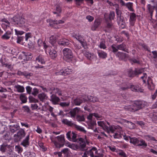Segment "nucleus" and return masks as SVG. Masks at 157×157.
Segmentation results:
<instances>
[{
  "label": "nucleus",
  "instance_id": "6e6d98bb",
  "mask_svg": "<svg viewBox=\"0 0 157 157\" xmlns=\"http://www.w3.org/2000/svg\"><path fill=\"white\" fill-rule=\"evenodd\" d=\"M15 33L16 35L18 36L19 35H21L23 34L25 32L23 31H18L16 29H15Z\"/></svg>",
  "mask_w": 157,
  "mask_h": 157
},
{
  "label": "nucleus",
  "instance_id": "393cba45",
  "mask_svg": "<svg viewBox=\"0 0 157 157\" xmlns=\"http://www.w3.org/2000/svg\"><path fill=\"white\" fill-rule=\"evenodd\" d=\"M130 139V142L134 145H136L139 143L140 140L136 137L131 138L130 136L128 137Z\"/></svg>",
  "mask_w": 157,
  "mask_h": 157
},
{
  "label": "nucleus",
  "instance_id": "2f4dec72",
  "mask_svg": "<svg viewBox=\"0 0 157 157\" xmlns=\"http://www.w3.org/2000/svg\"><path fill=\"white\" fill-rule=\"evenodd\" d=\"M62 122L63 123L71 127L73 126L74 124L71 121H69L67 119H63L62 121Z\"/></svg>",
  "mask_w": 157,
  "mask_h": 157
},
{
  "label": "nucleus",
  "instance_id": "f257e3e1",
  "mask_svg": "<svg viewBox=\"0 0 157 157\" xmlns=\"http://www.w3.org/2000/svg\"><path fill=\"white\" fill-rule=\"evenodd\" d=\"M12 23L17 25L20 27H22L24 30L27 31L29 29L27 27L26 20L24 18L20 16H15L9 20Z\"/></svg>",
  "mask_w": 157,
  "mask_h": 157
},
{
  "label": "nucleus",
  "instance_id": "473e14b6",
  "mask_svg": "<svg viewBox=\"0 0 157 157\" xmlns=\"http://www.w3.org/2000/svg\"><path fill=\"white\" fill-rule=\"evenodd\" d=\"M56 37L53 35H52L50 37L49 41L53 46H55V44L56 42Z\"/></svg>",
  "mask_w": 157,
  "mask_h": 157
},
{
  "label": "nucleus",
  "instance_id": "e2e57ef3",
  "mask_svg": "<svg viewBox=\"0 0 157 157\" xmlns=\"http://www.w3.org/2000/svg\"><path fill=\"white\" fill-rule=\"evenodd\" d=\"M26 89L27 91V92L28 94H30L32 91V88L30 86H28L26 87Z\"/></svg>",
  "mask_w": 157,
  "mask_h": 157
},
{
  "label": "nucleus",
  "instance_id": "603ef678",
  "mask_svg": "<svg viewBox=\"0 0 157 157\" xmlns=\"http://www.w3.org/2000/svg\"><path fill=\"white\" fill-rule=\"evenodd\" d=\"M5 132V126L3 125L0 124V134H2Z\"/></svg>",
  "mask_w": 157,
  "mask_h": 157
},
{
  "label": "nucleus",
  "instance_id": "6e6552de",
  "mask_svg": "<svg viewBox=\"0 0 157 157\" xmlns=\"http://www.w3.org/2000/svg\"><path fill=\"white\" fill-rule=\"evenodd\" d=\"M63 52L64 57L67 59H70L73 57V54L72 50L69 48L63 49Z\"/></svg>",
  "mask_w": 157,
  "mask_h": 157
},
{
  "label": "nucleus",
  "instance_id": "c756f323",
  "mask_svg": "<svg viewBox=\"0 0 157 157\" xmlns=\"http://www.w3.org/2000/svg\"><path fill=\"white\" fill-rule=\"evenodd\" d=\"M73 126L78 131L83 132L85 133L86 132V131L85 130L84 128L81 126L78 125L74 124Z\"/></svg>",
  "mask_w": 157,
  "mask_h": 157
},
{
  "label": "nucleus",
  "instance_id": "c9c22d12",
  "mask_svg": "<svg viewBox=\"0 0 157 157\" xmlns=\"http://www.w3.org/2000/svg\"><path fill=\"white\" fill-rule=\"evenodd\" d=\"M73 36L75 38L80 42H82V40H84V39L82 36L81 35H79V34L73 35Z\"/></svg>",
  "mask_w": 157,
  "mask_h": 157
},
{
  "label": "nucleus",
  "instance_id": "4d7b16f0",
  "mask_svg": "<svg viewBox=\"0 0 157 157\" xmlns=\"http://www.w3.org/2000/svg\"><path fill=\"white\" fill-rule=\"evenodd\" d=\"M39 93V90L36 88H34L33 89V92L32 94L34 96L37 95Z\"/></svg>",
  "mask_w": 157,
  "mask_h": 157
},
{
  "label": "nucleus",
  "instance_id": "bb28decb",
  "mask_svg": "<svg viewBox=\"0 0 157 157\" xmlns=\"http://www.w3.org/2000/svg\"><path fill=\"white\" fill-rule=\"evenodd\" d=\"M98 125L102 127L103 129L105 130H108V127L106 125V123L104 121H98Z\"/></svg>",
  "mask_w": 157,
  "mask_h": 157
},
{
  "label": "nucleus",
  "instance_id": "9b49d317",
  "mask_svg": "<svg viewBox=\"0 0 157 157\" xmlns=\"http://www.w3.org/2000/svg\"><path fill=\"white\" fill-rule=\"evenodd\" d=\"M86 101L82 97H78L74 100V103L76 105H79L82 103L85 102Z\"/></svg>",
  "mask_w": 157,
  "mask_h": 157
},
{
  "label": "nucleus",
  "instance_id": "423d86ee",
  "mask_svg": "<svg viewBox=\"0 0 157 157\" xmlns=\"http://www.w3.org/2000/svg\"><path fill=\"white\" fill-rule=\"evenodd\" d=\"M144 68L140 69L135 68L133 71L132 68H129L127 72L128 76L129 77L132 78L135 76L138 75L144 71Z\"/></svg>",
  "mask_w": 157,
  "mask_h": 157
},
{
  "label": "nucleus",
  "instance_id": "e433bc0d",
  "mask_svg": "<svg viewBox=\"0 0 157 157\" xmlns=\"http://www.w3.org/2000/svg\"><path fill=\"white\" fill-rule=\"evenodd\" d=\"M56 20H52L50 19H48L47 21L49 22L50 26L56 28V22H55Z\"/></svg>",
  "mask_w": 157,
  "mask_h": 157
},
{
  "label": "nucleus",
  "instance_id": "774afa93",
  "mask_svg": "<svg viewBox=\"0 0 157 157\" xmlns=\"http://www.w3.org/2000/svg\"><path fill=\"white\" fill-rule=\"evenodd\" d=\"M86 18L90 22L92 21L94 19V18L93 17L90 15H88L87 16Z\"/></svg>",
  "mask_w": 157,
  "mask_h": 157
},
{
  "label": "nucleus",
  "instance_id": "052dcab7",
  "mask_svg": "<svg viewBox=\"0 0 157 157\" xmlns=\"http://www.w3.org/2000/svg\"><path fill=\"white\" fill-rule=\"evenodd\" d=\"M108 130H105V131H107V132L109 133L110 132L112 133H113L114 130L112 126H109V127H108Z\"/></svg>",
  "mask_w": 157,
  "mask_h": 157
},
{
  "label": "nucleus",
  "instance_id": "864d4df0",
  "mask_svg": "<svg viewBox=\"0 0 157 157\" xmlns=\"http://www.w3.org/2000/svg\"><path fill=\"white\" fill-rule=\"evenodd\" d=\"M72 134L73 136H72V140L74 142H77L78 141V138L76 139L77 135L75 134L74 132H72Z\"/></svg>",
  "mask_w": 157,
  "mask_h": 157
},
{
  "label": "nucleus",
  "instance_id": "09e8293b",
  "mask_svg": "<svg viewBox=\"0 0 157 157\" xmlns=\"http://www.w3.org/2000/svg\"><path fill=\"white\" fill-rule=\"evenodd\" d=\"M125 122L127 123V126L128 128H132L134 126V124L131 121L125 120Z\"/></svg>",
  "mask_w": 157,
  "mask_h": 157
},
{
  "label": "nucleus",
  "instance_id": "20e7f679",
  "mask_svg": "<svg viewBox=\"0 0 157 157\" xmlns=\"http://www.w3.org/2000/svg\"><path fill=\"white\" fill-rule=\"evenodd\" d=\"M13 149V147L12 146L5 144L1 145L0 147V150L2 152L6 153L9 155L12 154Z\"/></svg>",
  "mask_w": 157,
  "mask_h": 157
},
{
  "label": "nucleus",
  "instance_id": "4be33fe9",
  "mask_svg": "<svg viewBox=\"0 0 157 157\" xmlns=\"http://www.w3.org/2000/svg\"><path fill=\"white\" fill-rule=\"evenodd\" d=\"M101 22L99 20H96L91 27V29L92 30H95L100 25Z\"/></svg>",
  "mask_w": 157,
  "mask_h": 157
},
{
  "label": "nucleus",
  "instance_id": "39448f33",
  "mask_svg": "<svg viewBox=\"0 0 157 157\" xmlns=\"http://www.w3.org/2000/svg\"><path fill=\"white\" fill-rule=\"evenodd\" d=\"M26 133L23 129H20L17 133L14 135V141L18 142L20 141L25 136Z\"/></svg>",
  "mask_w": 157,
  "mask_h": 157
},
{
  "label": "nucleus",
  "instance_id": "79ce46f5",
  "mask_svg": "<svg viewBox=\"0 0 157 157\" xmlns=\"http://www.w3.org/2000/svg\"><path fill=\"white\" fill-rule=\"evenodd\" d=\"M59 105L62 107L65 108L69 106L70 105V102H61Z\"/></svg>",
  "mask_w": 157,
  "mask_h": 157
},
{
  "label": "nucleus",
  "instance_id": "a211bd4d",
  "mask_svg": "<svg viewBox=\"0 0 157 157\" xmlns=\"http://www.w3.org/2000/svg\"><path fill=\"white\" fill-rule=\"evenodd\" d=\"M9 128L10 131L12 133H14L16 131L20 129V126L17 124L10 125L9 126Z\"/></svg>",
  "mask_w": 157,
  "mask_h": 157
},
{
  "label": "nucleus",
  "instance_id": "a878e982",
  "mask_svg": "<svg viewBox=\"0 0 157 157\" xmlns=\"http://www.w3.org/2000/svg\"><path fill=\"white\" fill-rule=\"evenodd\" d=\"M49 54L50 56L52 59L55 58L57 56L56 52L54 49H51L49 52Z\"/></svg>",
  "mask_w": 157,
  "mask_h": 157
},
{
  "label": "nucleus",
  "instance_id": "f704fd0d",
  "mask_svg": "<svg viewBox=\"0 0 157 157\" xmlns=\"http://www.w3.org/2000/svg\"><path fill=\"white\" fill-rule=\"evenodd\" d=\"M98 56L101 58L105 59L107 56V54L103 51L98 52Z\"/></svg>",
  "mask_w": 157,
  "mask_h": 157
},
{
  "label": "nucleus",
  "instance_id": "ea45409f",
  "mask_svg": "<svg viewBox=\"0 0 157 157\" xmlns=\"http://www.w3.org/2000/svg\"><path fill=\"white\" fill-rule=\"evenodd\" d=\"M148 10L149 13H150V16H151L154 10L155 6H153L150 4H148L147 6Z\"/></svg>",
  "mask_w": 157,
  "mask_h": 157
},
{
  "label": "nucleus",
  "instance_id": "37998d69",
  "mask_svg": "<svg viewBox=\"0 0 157 157\" xmlns=\"http://www.w3.org/2000/svg\"><path fill=\"white\" fill-rule=\"evenodd\" d=\"M16 151L17 152L18 154H21L23 151L22 148L19 145H17L15 147Z\"/></svg>",
  "mask_w": 157,
  "mask_h": 157
},
{
  "label": "nucleus",
  "instance_id": "f03ea898",
  "mask_svg": "<svg viewBox=\"0 0 157 157\" xmlns=\"http://www.w3.org/2000/svg\"><path fill=\"white\" fill-rule=\"evenodd\" d=\"M145 105L144 102L136 101L131 105H125L124 109L130 112H136L143 108Z\"/></svg>",
  "mask_w": 157,
  "mask_h": 157
},
{
  "label": "nucleus",
  "instance_id": "c85d7f7f",
  "mask_svg": "<svg viewBox=\"0 0 157 157\" xmlns=\"http://www.w3.org/2000/svg\"><path fill=\"white\" fill-rule=\"evenodd\" d=\"M2 22H4L5 23H2V26H6V28L10 27V22H9L6 19L3 18L1 20Z\"/></svg>",
  "mask_w": 157,
  "mask_h": 157
},
{
  "label": "nucleus",
  "instance_id": "c03bdc74",
  "mask_svg": "<svg viewBox=\"0 0 157 157\" xmlns=\"http://www.w3.org/2000/svg\"><path fill=\"white\" fill-rule=\"evenodd\" d=\"M10 133L9 132H6L4 135L2 136L3 138L6 140H9L10 139Z\"/></svg>",
  "mask_w": 157,
  "mask_h": 157
},
{
  "label": "nucleus",
  "instance_id": "5fc2aeb1",
  "mask_svg": "<svg viewBox=\"0 0 157 157\" xmlns=\"http://www.w3.org/2000/svg\"><path fill=\"white\" fill-rule=\"evenodd\" d=\"M115 14L114 12L111 11L110 12V13L109 15V20L111 21V20L114 19L115 17Z\"/></svg>",
  "mask_w": 157,
  "mask_h": 157
},
{
  "label": "nucleus",
  "instance_id": "1a4fd4ad",
  "mask_svg": "<svg viewBox=\"0 0 157 157\" xmlns=\"http://www.w3.org/2000/svg\"><path fill=\"white\" fill-rule=\"evenodd\" d=\"M21 58L24 61H28L30 60L32 58V56L31 53L29 52H22L21 55Z\"/></svg>",
  "mask_w": 157,
  "mask_h": 157
},
{
  "label": "nucleus",
  "instance_id": "412c9836",
  "mask_svg": "<svg viewBox=\"0 0 157 157\" xmlns=\"http://www.w3.org/2000/svg\"><path fill=\"white\" fill-rule=\"evenodd\" d=\"M12 30L11 31H7L5 33L2 35L1 38L3 40H8L10 38V35L12 34Z\"/></svg>",
  "mask_w": 157,
  "mask_h": 157
},
{
  "label": "nucleus",
  "instance_id": "0e129e2a",
  "mask_svg": "<svg viewBox=\"0 0 157 157\" xmlns=\"http://www.w3.org/2000/svg\"><path fill=\"white\" fill-rule=\"evenodd\" d=\"M22 108L24 109V111L27 112V113H29L30 112V109L28 106H24L22 107Z\"/></svg>",
  "mask_w": 157,
  "mask_h": 157
},
{
  "label": "nucleus",
  "instance_id": "72a5a7b5",
  "mask_svg": "<svg viewBox=\"0 0 157 157\" xmlns=\"http://www.w3.org/2000/svg\"><path fill=\"white\" fill-rule=\"evenodd\" d=\"M36 61L38 62V63H41L42 64H44L45 61L44 59L42 57V56L41 55H39L36 58Z\"/></svg>",
  "mask_w": 157,
  "mask_h": 157
},
{
  "label": "nucleus",
  "instance_id": "f8f14e48",
  "mask_svg": "<svg viewBox=\"0 0 157 157\" xmlns=\"http://www.w3.org/2000/svg\"><path fill=\"white\" fill-rule=\"evenodd\" d=\"M17 74L20 76H23L27 78H29L30 77L32 76L33 75L32 73H29L26 71L22 72L20 71H18Z\"/></svg>",
  "mask_w": 157,
  "mask_h": 157
},
{
  "label": "nucleus",
  "instance_id": "b1692460",
  "mask_svg": "<svg viewBox=\"0 0 157 157\" xmlns=\"http://www.w3.org/2000/svg\"><path fill=\"white\" fill-rule=\"evenodd\" d=\"M87 99L90 102L94 103L98 101V98L96 96H93L91 95L88 96L87 97Z\"/></svg>",
  "mask_w": 157,
  "mask_h": 157
},
{
  "label": "nucleus",
  "instance_id": "58836bf2",
  "mask_svg": "<svg viewBox=\"0 0 157 157\" xmlns=\"http://www.w3.org/2000/svg\"><path fill=\"white\" fill-rule=\"evenodd\" d=\"M137 146H142L146 147L147 146V144L144 140L141 139L140 140L139 143L137 144Z\"/></svg>",
  "mask_w": 157,
  "mask_h": 157
},
{
  "label": "nucleus",
  "instance_id": "2eb2a0df",
  "mask_svg": "<svg viewBox=\"0 0 157 157\" xmlns=\"http://www.w3.org/2000/svg\"><path fill=\"white\" fill-rule=\"evenodd\" d=\"M80 108L76 107L73 109H71L69 113L71 115V117H75L77 113H78L80 110Z\"/></svg>",
  "mask_w": 157,
  "mask_h": 157
},
{
  "label": "nucleus",
  "instance_id": "9d476101",
  "mask_svg": "<svg viewBox=\"0 0 157 157\" xmlns=\"http://www.w3.org/2000/svg\"><path fill=\"white\" fill-rule=\"evenodd\" d=\"M116 55L119 57L120 59L124 61H126L129 56L128 54L121 52H118L117 53Z\"/></svg>",
  "mask_w": 157,
  "mask_h": 157
},
{
  "label": "nucleus",
  "instance_id": "49530a36",
  "mask_svg": "<svg viewBox=\"0 0 157 157\" xmlns=\"http://www.w3.org/2000/svg\"><path fill=\"white\" fill-rule=\"evenodd\" d=\"M68 147L75 150H79V148L78 144H72L71 145H69L68 146Z\"/></svg>",
  "mask_w": 157,
  "mask_h": 157
},
{
  "label": "nucleus",
  "instance_id": "f3484780",
  "mask_svg": "<svg viewBox=\"0 0 157 157\" xmlns=\"http://www.w3.org/2000/svg\"><path fill=\"white\" fill-rule=\"evenodd\" d=\"M29 136L28 135L26 136L25 139L21 143V145L25 147H28L29 145Z\"/></svg>",
  "mask_w": 157,
  "mask_h": 157
},
{
  "label": "nucleus",
  "instance_id": "4c0bfd02",
  "mask_svg": "<svg viewBox=\"0 0 157 157\" xmlns=\"http://www.w3.org/2000/svg\"><path fill=\"white\" fill-rule=\"evenodd\" d=\"M20 99L22 103H25L27 102V98L24 94H21L20 96Z\"/></svg>",
  "mask_w": 157,
  "mask_h": 157
},
{
  "label": "nucleus",
  "instance_id": "6ab92c4d",
  "mask_svg": "<svg viewBox=\"0 0 157 157\" xmlns=\"http://www.w3.org/2000/svg\"><path fill=\"white\" fill-rule=\"evenodd\" d=\"M105 27L106 28L105 31L107 32H109L113 28L114 26L113 24L110 21L106 22V25Z\"/></svg>",
  "mask_w": 157,
  "mask_h": 157
},
{
  "label": "nucleus",
  "instance_id": "5701e85b",
  "mask_svg": "<svg viewBox=\"0 0 157 157\" xmlns=\"http://www.w3.org/2000/svg\"><path fill=\"white\" fill-rule=\"evenodd\" d=\"M118 50H122L128 53V49H126V45L123 43L121 44L117 45Z\"/></svg>",
  "mask_w": 157,
  "mask_h": 157
},
{
  "label": "nucleus",
  "instance_id": "bf43d9fd",
  "mask_svg": "<svg viewBox=\"0 0 157 157\" xmlns=\"http://www.w3.org/2000/svg\"><path fill=\"white\" fill-rule=\"evenodd\" d=\"M53 90L55 91V92L56 94H57L59 96H61L62 95V94L61 93V91L58 88H54L53 89Z\"/></svg>",
  "mask_w": 157,
  "mask_h": 157
},
{
  "label": "nucleus",
  "instance_id": "4468645a",
  "mask_svg": "<svg viewBox=\"0 0 157 157\" xmlns=\"http://www.w3.org/2000/svg\"><path fill=\"white\" fill-rule=\"evenodd\" d=\"M58 43L59 44L62 46L67 45L69 44L70 41L68 40L63 38L58 40Z\"/></svg>",
  "mask_w": 157,
  "mask_h": 157
},
{
  "label": "nucleus",
  "instance_id": "0eeeda50",
  "mask_svg": "<svg viewBox=\"0 0 157 157\" xmlns=\"http://www.w3.org/2000/svg\"><path fill=\"white\" fill-rule=\"evenodd\" d=\"M78 140L77 142L78 144L79 150L81 151L86 150L87 149L86 148V144L85 140L82 138H78Z\"/></svg>",
  "mask_w": 157,
  "mask_h": 157
},
{
  "label": "nucleus",
  "instance_id": "a19ab883",
  "mask_svg": "<svg viewBox=\"0 0 157 157\" xmlns=\"http://www.w3.org/2000/svg\"><path fill=\"white\" fill-rule=\"evenodd\" d=\"M29 102L30 103H38L39 100L36 99L31 96L29 97Z\"/></svg>",
  "mask_w": 157,
  "mask_h": 157
},
{
  "label": "nucleus",
  "instance_id": "cd10ccee",
  "mask_svg": "<svg viewBox=\"0 0 157 157\" xmlns=\"http://www.w3.org/2000/svg\"><path fill=\"white\" fill-rule=\"evenodd\" d=\"M38 97L40 101L43 102L45 99H46L47 97L46 95L44 93L40 94L38 95Z\"/></svg>",
  "mask_w": 157,
  "mask_h": 157
},
{
  "label": "nucleus",
  "instance_id": "8fccbe9b",
  "mask_svg": "<svg viewBox=\"0 0 157 157\" xmlns=\"http://www.w3.org/2000/svg\"><path fill=\"white\" fill-rule=\"evenodd\" d=\"M132 5L133 4L132 3L128 2L126 4V6L128 7L130 10L133 11L134 10L132 7Z\"/></svg>",
  "mask_w": 157,
  "mask_h": 157
},
{
  "label": "nucleus",
  "instance_id": "69168bd1",
  "mask_svg": "<svg viewBox=\"0 0 157 157\" xmlns=\"http://www.w3.org/2000/svg\"><path fill=\"white\" fill-rule=\"evenodd\" d=\"M31 107L32 110H34L37 109L38 107V106L37 104H31Z\"/></svg>",
  "mask_w": 157,
  "mask_h": 157
},
{
  "label": "nucleus",
  "instance_id": "dca6fc26",
  "mask_svg": "<svg viewBox=\"0 0 157 157\" xmlns=\"http://www.w3.org/2000/svg\"><path fill=\"white\" fill-rule=\"evenodd\" d=\"M71 72V70L67 68L64 70H60L59 72L57 73L58 75L66 76L70 74Z\"/></svg>",
  "mask_w": 157,
  "mask_h": 157
},
{
  "label": "nucleus",
  "instance_id": "aec40b11",
  "mask_svg": "<svg viewBox=\"0 0 157 157\" xmlns=\"http://www.w3.org/2000/svg\"><path fill=\"white\" fill-rule=\"evenodd\" d=\"M130 88L132 91L135 92H142L143 91V90L139 88V86L138 85H131Z\"/></svg>",
  "mask_w": 157,
  "mask_h": 157
},
{
  "label": "nucleus",
  "instance_id": "a18cd8bd",
  "mask_svg": "<svg viewBox=\"0 0 157 157\" xmlns=\"http://www.w3.org/2000/svg\"><path fill=\"white\" fill-rule=\"evenodd\" d=\"M111 51L114 54L117 52L118 51L117 45L116 46L115 45H113L111 46Z\"/></svg>",
  "mask_w": 157,
  "mask_h": 157
},
{
  "label": "nucleus",
  "instance_id": "13d9d810",
  "mask_svg": "<svg viewBox=\"0 0 157 157\" xmlns=\"http://www.w3.org/2000/svg\"><path fill=\"white\" fill-rule=\"evenodd\" d=\"M99 47L101 48L105 49L106 47L105 44V42L103 41L101 42L100 43Z\"/></svg>",
  "mask_w": 157,
  "mask_h": 157
},
{
  "label": "nucleus",
  "instance_id": "7ed1b4c3",
  "mask_svg": "<svg viewBox=\"0 0 157 157\" xmlns=\"http://www.w3.org/2000/svg\"><path fill=\"white\" fill-rule=\"evenodd\" d=\"M54 143L56 147L57 148H60L63 147L65 143V140L63 135H61L55 137L54 140H52Z\"/></svg>",
  "mask_w": 157,
  "mask_h": 157
},
{
  "label": "nucleus",
  "instance_id": "3c124183",
  "mask_svg": "<svg viewBox=\"0 0 157 157\" xmlns=\"http://www.w3.org/2000/svg\"><path fill=\"white\" fill-rule=\"evenodd\" d=\"M145 138L148 140H152L156 141V140L155 138L151 136L150 135H145L144 136Z\"/></svg>",
  "mask_w": 157,
  "mask_h": 157
},
{
  "label": "nucleus",
  "instance_id": "338daca9",
  "mask_svg": "<svg viewBox=\"0 0 157 157\" xmlns=\"http://www.w3.org/2000/svg\"><path fill=\"white\" fill-rule=\"evenodd\" d=\"M116 12L117 15V17L121 16V12L117 9H116Z\"/></svg>",
  "mask_w": 157,
  "mask_h": 157
},
{
  "label": "nucleus",
  "instance_id": "ddd939ff",
  "mask_svg": "<svg viewBox=\"0 0 157 157\" xmlns=\"http://www.w3.org/2000/svg\"><path fill=\"white\" fill-rule=\"evenodd\" d=\"M50 101L52 103L55 105L59 104V102L60 101V98L54 94H52L50 97Z\"/></svg>",
  "mask_w": 157,
  "mask_h": 157
},
{
  "label": "nucleus",
  "instance_id": "7c9ffc66",
  "mask_svg": "<svg viewBox=\"0 0 157 157\" xmlns=\"http://www.w3.org/2000/svg\"><path fill=\"white\" fill-rule=\"evenodd\" d=\"M15 88L17 89V91L18 92L22 93L25 91L24 87L20 85H18L14 86Z\"/></svg>",
  "mask_w": 157,
  "mask_h": 157
},
{
  "label": "nucleus",
  "instance_id": "de8ad7c7",
  "mask_svg": "<svg viewBox=\"0 0 157 157\" xmlns=\"http://www.w3.org/2000/svg\"><path fill=\"white\" fill-rule=\"evenodd\" d=\"M130 21H135L136 18V15L134 13H132L130 15Z\"/></svg>",
  "mask_w": 157,
  "mask_h": 157
},
{
  "label": "nucleus",
  "instance_id": "680f3d73",
  "mask_svg": "<svg viewBox=\"0 0 157 157\" xmlns=\"http://www.w3.org/2000/svg\"><path fill=\"white\" fill-rule=\"evenodd\" d=\"M152 119L154 121L157 122V113H155L153 114Z\"/></svg>",
  "mask_w": 157,
  "mask_h": 157
}]
</instances>
